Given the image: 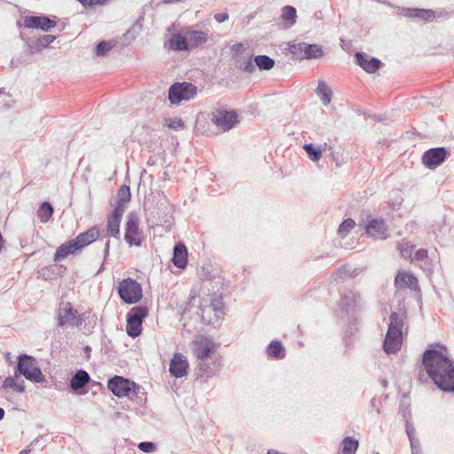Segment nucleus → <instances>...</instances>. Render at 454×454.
I'll list each match as a JSON object with an SVG mask.
<instances>
[{"mask_svg":"<svg viewBox=\"0 0 454 454\" xmlns=\"http://www.w3.org/2000/svg\"><path fill=\"white\" fill-rule=\"evenodd\" d=\"M90 381V375L84 370H79L71 379L70 386L74 391L84 387Z\"/></svg>","mask_w":454,"mask_h":454,"instance_id":"24","label":"nucleus"},{"mask_svg":"<svg viewBox=\"0 0 454 454\" xmlns=\"http://www.w3.org/2000/svg\"><path fill=\"white\" fill-rule=\"evenodd\" d=\"M316 92L324 106H328L331 103L333 91L324 81L318 82Z\"/></svg>","mask_w":454,"mask_h":454,"instance_id":"29","label":"nucleus"},{"mask_svg":"<svg viewBox=\"0 0 454 454\" xmlns=\"http://www.w3.org/2000/svg\"><path fill=\"white\" fill-rule=\"evenodd\" d=\"M30 452V450L28 449H25V450H22L20 454H28Z\"/></svg>","mask_w":454,"mask_h":454,"instance_id":"55","label":"nucleus"},{"mask_svg":"<svg viewBox=\"0 0 454 454\" xmlns=\"http://www.w3.org/2000/svg\"><path fill=\"white\" fill-rule=\"evenodd\" d=\"M356 64L369 74L375 73L381 64L380 60L377 58H372L370 60H367L361 52L356 53Z\"/></svg>","mask_w":454,"mask_h":454,"instance_id":"20","label":"nucleus"},{"mask_svg":"<svg viewBox=\"0 0 454 454\" xmlns=\"http://www.w3.org/2000/svg\"><path fill=\"white\" fill-rule=\"evenodd\" d=\"M58 318V325L62 328L67 325L80 326L84 322L82 316L78 315L77 310L69 302L63 309H59Z\"/></svg>","mask_w":454,"mask_h":454,"instance_id":"10","label":"nucleus"},{"mask_svg":"<svg viewBox=\"0 0 454 454\" xmlns=\"http://www.w3.org/2000/svg\"><path fill=\"white\" fill-rule=\"evenodd\" d=\"M192 348L194 356L200 360V369L208 374L213 373L215 369V365L212 368L207 364L206 361L207 359H212L214 360V364H215V360L216 359V356L215 354L214 342L202 337L194 340L192 343Z\"/></svg>","mask_w":454,"mask_h":454,"instance_id":"3","label":"nucleus"},{"mask_svg":"<svg viewBox=\"0 0 454 454\" xmlns=\"http://www.w3.org/2000/svg\"><path fill=\"white\" fill-rule=\"evenodd\" d=\"M325 145H326L325 144L324 145L315 147L313 144H306L304 145L303 149L312 161H318L322 157L323 152L325 150Z\"/></svg>","mask_w":454,"mask_h":454,"instance_id":"31","label":"nucleus"},{"mask_svg":"<svg viewBox=\"0 0 454 454\" xmlns=\"http://www.w3.org/2000/svg\"><path fill=\"white\" fill-rule=\"evenodd\" d=\"M266 352L269 356L276 359H283L286 356V349L278 340H272L267 347Z\"/></svg>","mask_w":454,"mask_h":454,"instance_id":"28","label":"nucleus"},{"mask_svg":"<svg viewBox=\"0 0 454 454\" xmlns=\"http://www.w3.org/2000/svg\"><path fill=\"white\" fill-rule=\"evenodd\" d=\"M412 454H421L419 447H417L416 450H411Z\"/></svg>","mask_w":454,"mask_h":454,"instance_id":"53","label":"nucleus"},{"mask_svg":"<svg viewBox=\"0 0 454 454\" xmlns=\"http://www.w3.org/2000/svg\"><path fill=\"white\" fill-rule=\"evenodd\" d=\"M359 298H360L359 295L355 294L351 291L345 294L341 300V305H342L343 309H345L346 310H348L349 309L353 308L356 305V301Z\"/></svg>","mask_w":454,"mask_h":454,"instance_id":"37","label":"nucleus"},{"mask_svg":"<svg viewBox=\"0 0 454 454\" xmlns=\"http://www.w3.org/2000/svg\"><path fill=\"white\" fill-rule=\"evenodd\" d=\"M210 121L217 129L226 132L239 122V116L235 110H227L223 107L215 108L210 114Z\"/></svg>","mask_w":454,"mask_h":454,"instance_id":"5","label":"nucleus"},{"mask_svg":"<svg viewBox=\"0 0 454 454\" xmlns=\"http://www.w3.org/2000/svg\"><path fill=\"white\" fill-rule=\"evenodd\" d=\"M395 286L397 289L411 288L412 290H419L417 278L405 271H399L395 278Z\"/></svg>","mask_w":454,"mask_h":454,"instance_id":"16","label":"nucleus"},{"mask_svg":"<svg viewBox=\"0 0 454 454\" xmlns=\"http://www.w3.org/2000/svg\"><path fill=\"white\" fill-rule=\"evenodd\" d=\"M10 355H11L10 353H7V354H6V358H7V360H10Z\"/></svg>","mask_w":454,"mask_h":454,"instance_id":"57","label":"nucleus"},{"mask_svg":"<svg viewBox=\"0 0 454 454\" xmlns=\"http://www.w3.org/2000/svg\"><path fill=\"white\" fill-rule=\"evenodd\" d=\"M208 309H212L215 313V317L220 318L223 314V303L222 298L213 299Z\"/></svg>","mask_w":454,"mask_h":454,"instance_id":"41","label":"nucleus"},{"mask_svg":"<svg viewBox=\"0 0 454 454\" xmlns=\"http://www.w3.org/2000/svg\"><path fill=\"white\" fill-rule=\"evenodd\" d=\"M414 247L415 246L413 244L404 240L397 245V249L400 251L401 256L405 260H410L411 262H413L412 252Z\"/></svg>","mask_w":454,"mask_h":454,"instance_id":"34","label":"nucleus"},{"mask_svg":"<svg viewBox=\"0 0 454 454\" xmlns=\"http://www.w3.org/2000/svg\"><path fill=\"white\" fill-rule=\"evenodd\" d=\"M23 25L27 28L48 32L56 27V21L46 16H27L24 19Z\"/></svg>","mask_w":454,"mask_h":454,"instance_id":"12","label":"nucleus"},{"mask_svg":"<svg viewBox=\"0 0 454 454\" xmlns=\"http://www.w3.org/2000/svg\"><path fill=\"white\" fill-rule=\"evenodd\" d=\"M115 42L114 41H101L96 46L95 54L97 56H106L107 52L115 46Z\"/></svg>","mask_w":454,"mask_h":454,"instance_id":"38","label":"nucleus"},{"mask_svg":"<svg viewBox=\"0 0 454 454\" xmlns=\"http://www.w3.org/2000/svg\"><path fill=\"white\" fill-rule=\"evenodd\" d=\"M109 245H110V241L107 240L105 244V249H104V259L106 260V257L108 256L109 254Z\"/></svg>","mask_w":454,"mask_h":454,"instance_id":"52","label":"nucleus"},{"mask_svg":"<svg viewBox=\"0 0 454 454\" xmlns=\"http://www.w3.org/2000/svg\"><path fill=\"white\" fill-rule=\"evenodd\" d=\"M422 364L430 379L441 390L454 392V365L446 355L436 349H427Z\"/></svg>","mask_w":454,"mask_h":454,"instance_id":"1","label":"nucleus"},{"mask_svg":"<svg viewBox=\"0 0 454 454\" xmlns=\"http://www.w3.org/2000/svg\"><path fill=\"white\" fill-rule=\"evenodd\" d=\"M448 154L444 147L431 148L423 153L421 161L427 168L434 169L445 161Z\"/></svg>","mask_w":454,"mask_h":454,"instance_id":"11","label":"nucleus"},{"mask_svg":"<svg viewBox=\"0 0 454 454\" xmlns=\"http://www.w3.org/2000/svg\"><path fill=\"white\" fill-rule=\"evenodd\" d=\"M117 290L120 298L127 304L137 303L143 295L141 285L130 278L122 279Z\"/></svg>","mask_w":454,"mask_h":454,"instance_id":"8","label":"nucleus"},{"mask_svg":"<svg viewBox=\"0 0 454 454\" xmlns=\"http://www.w3.org/2000/svg\"><path fill=\"white\" fill-rule=\"evenodd\" d=\"M108 389L117 397H128L142 403L146 400V393L143 387L121 376H114L107 383Z\"/></svg>","mask_w":454,"mask_h":454,"instance_id":"2","label":"nucleus"},{"mask_svg":"<svg viewBox=\"0 0 454 454\" xmlns=\"http://www.w3.org/2000/svg\"><path fill=\"white\" fill-rule=\"evenodd\" d=\"M288 51L296 59H312L324 56L322 45L312 43L309 44L303 42L288 43Z\"/></svg>","mask_w":454,"mask_h":454,"instance_id":"6","label":"nucleus"},{"mask_svg":"<svg viewBox=\"0 0 454 454\" xmlns=\"http://www.w3.org/2000/svg\"><path fill=\"white\" fill-rule=\"evenodd\" d=\"M189 364L184 356L176 353L169 364V372L176 378H182L187 374Z\"/></svg>","mask_w":454,"mask_h":454,"instance_id":"14","label":"nucleus"},{"mask_svg":"<svg viewBox=\"0 0 454 454\" xmlns=\"http://www.w3.org/2000/svg\"><path fill=\"white\" fill-rule=\"evenodd\" d=\"M214 18L217 23H223L228 20L229 14L227 12H218L215 14Z\"/></svg>","mask_w":454,"mask_h":454,"instance_id":"50","label":"nucleus"},{"mask_svg":"<svg viewBox=\"0 0 454 454\" xmlns=\"http://www.w3.org/2000/svg\"><path fill=\"white\" fill-rule=\"evenodd\" d=\"M403 333L387 330L383 342V348L387 354H395L401 349Z\"/></svg>","mask_w":454,"mask_h":454,"instance_id":"13","label":"nucleus"},{"mask_svg":"<svg viewBox=\"0 0 454 454\" xmlns=\"http://www.w3.org/2000/svg\"><path fill=\"white\" fill-rule=\"evenodd\" d=\"M124 211H125V205L121 204V203H118L115 206L112 215L109 217L121 221L122 215H123Z\"/></svg>","mask_w":454,"mask_h":454,"instance_id":"45","label":"nucleus"},{"mask_svg":"<svg viewBox=\"0 0 454 454\" xmlns=\"http://www.w3.org/2000/svg\"><path fill=\"white\" fill-rule=\"evenodd\" d=\"M197 90V87L191 82H175L168 90V100L172 105H179L182 101L194 98Z\"/></svg>","mask_w":454,"mask_h":454,"instance_id":"7","label":"nucleus"},{"mask_svg":"<svg viewBox=\"0 0 454 454\" xmlns=\"http://www.w3.org/2000/svg\"><path fill=\"white\" fill-rule=\"evenodd\" d=\"M56 37L52 35H41L36 41V45L41 48H45L50 43H53Z\"/></svg>","mask_w":454,"mask_h":454,"instance_id":"44","label":"nucleus"},{"mask_svg":"<svg viewBox=\"0 0 454 454\" xmlns=\"http://www.w3.org/2000/svg\"><path fill=\"white\" fill-rule=\"evenodd\" d=\"M118 203L125 204L130 200V191L127 185H122L118 191Z\"/></svg>","mask_w":454,"mask_h":454,"instance_id":"43","label":"nucleus"},{"mask_svg":"<svg viewBox=\"0 0 454 454\" xmlns=\"http://www.w3.org/2000/svg\"><path fill=\"white\" fill-rule=\"evenodd\" d=\"M254 64L260 70H270L273 68L275 61L267 55H258L254 58Z\"/></svg>","mask_w":454,"mask_h":454,"instance_id":"33","label":"nucleus"},{"mask_svg":"<svg viewBox=\"0 0 454 454\" xmlns=\"http://www.w3.org/2000/svg\"><path fill=\"white\" fill-rule=\"evenodd\" d=\"M168 127L173 129H183L184 128V123L182 119L174 118L170 119Z\"/></svg>","mask_w":454,"mask_h":454,"instance_id":"47","label":"nucleus"},{"mask_svg":"<svg viewBox=\"0 0 454 454\" xmlns=\"http://www.w3.org/2000/svg\"><path fill=\"white\" fill-rule=\"evenodd\" d=\"M139 219L134 214H129L125 224L124 239L129 247H140L143 241V232L139 230Z\"/></svg>","mask_w":454,"mask_h":454,"instance_id":"9","label":"nucleus"},{"mask_svg":"<svg viewBox=\"0 0 454 454\" xmlns=\"http://www.w3.org/2000/svg\"><path fill=\"white\" fill-rule=\"evenodd\" d=\"M359 447V442L351 436L345 437L340 442L338 454H356Z\"/></svg>","mask_w":454,"mask_h":454,"instance_id":"27","label":"nucleus"},{"mask_svg":"<svg viewBox=\"0 0 454 454\" xmlns=\"http://www.w3.org/2000/svg\"><path fill=\"white\" fill-rule=\"evenodd\" d=\"M296 9L294 6L286 5L282 8L281 20L284 22L285 28H290L296 22Z\"/></svg>","mask_w":454,"mask_h":454,"instance_id":"25","label":"nucleus"},{"mask_svg":"<svg viewBox=\"0 0 454 454\" xmlns=\"http://www.w3.org/2000/svg\"><path fill=\"white\" fill-rule=\"evenodd\" d=\"M138 449L144 452H153L156 450V446L151 442H142L138 444Z\"/></svg>","mask_w":454,"mask_h":454,"instance_id":"46","label":"nucleus"},{"mask_svg":"<svg viewBox=\"0 0 454 454\" xmlns=\"http://www.w3.org/2000/svg\"><path fill=\"white\" fill-rule=\"evenodd\" d=\"M401 13L403 16L424 21H433L435 19L434 12L430 9L403 8Z\"/></svg>","mask_w":454,"mask_h":454,"instance_id":"17","label":"nucleus"},{"mask_svg":"<svg viewBox=\"0 0 454 454\" xmlns=\"http://www.w3.org/2000/svg\"><path fill=\"white\" fill-rule=\"evenodd\" d=\"M407 434L410 440L411 450H416L417 447H419V442L417 438H415L413 430L407 429Z\"/></svg>","mask_w":454,"mask_h":454,"instance_id":"49","label":"nucleus"},{"mask_svg":"<svg viewBox=\"0 0 454 454\" xmlns=\"http://www.w3.org/2000/svg\"><path fill=\"white\" fill-rule=\"evenodd\" d=\"M53 207L49 202H43L37 210V216L43 223H47L53 214Z\"/></svg>","mask_w":454,"mask_h":454,"instance_id":"32","label":"nucleus"},{"mask_svg":"<svg viewBox=\"0 0 454 454\" xmlns=\"http://www.w3.org/2000/svg\"><path fill=\"white\" fill-rule=\"evenodd\" d=\"M126 332L129 336L136 338L141 334L142 324L132 318L127 317Z\"/></svg>","mask_w":454,"mask_h":454,"instance_id":"35","label":"nucleus"},{"mask_svg":"<svg viewBox=\"0 0 454 454\" xmlns=\"http://www.w3.org/2000/svg\"><path fill=\"white\" fill-rule=\"evenodd\" d=\"M356 223L355 221L351 218H348L342 222V223L339 226L338 233L340 236H346L354 227Z\"/></svg>","mask_w":454,"mask_h":454,"instance_id":"42","label":"nucleus"},{"mask_svg":"<svg viewBox=\"0 0 454 454\" xmlns=\"http://www.w3.org/2000/svg\"><path fill=\"white\" fill-rule=\"evenodd\" d=\"M14 371L32 382L42 383L45 380L37 361L27 354L19 356Z\"/></svg>","mask_w":454,"mask_h":454,"instance_id":"4","label":"nucleus"},{"mask_svg":"<svg viewBox=\"0 0 454 454\" xmlns=\"http://www.w3.org/2000/svg\"><path fill=\"white\" fill-rule=\"evenodd\" d=\"M120 223H121L120 220H117V219H114L112 217H108V220H107V233H108V235L114 237L116 239H119Z\"/></svg>","mask_w":454,"mask_h":454,"instance_id":"39","label":"nucleus"},{"mask_svg":"<svg viewBox=\"0 0 454 454\" xmlns=\"http://www.w3.org/2000/svg\"><path fill=\"white\" fill-rule=\"evenodd\" d=\"M99 237V231L96 227L90 228L88 231L80 233L77 235L74 239L79 245L80 250H82L86 246L90 245Z\"/></svg>","mask_w":454,"mask_h":454,"instance_id":"22","label":"nucleus"},{"mask_svg":"<svg viewBox=\"0 0 454 454\" xmlns=\"http://www.w3.org/2000/svg\"><path fill=\"white\" fill-rule=\"evenodd\" d=\"M169 48L180 51H189L188 42L186 39V35H184V31L183 35L175 34L168 40Z\"/></svg>","mask_w":454,"mask_h":454,"instance_id":"26","label":"nucleus"},{"mask_svg":"<svg viewBox=\"0 0 454 454\" xmlns=\"http://www.w3.org/2000/svg\"><path fill=\"white\" fill-rule=\"evenodd\" d=\"M188 42L189 50L196 48L207 42V34L203 31L186 29L184 31Z\"/></svg>","mask_w":454,"mask_h":454,"instance_id":"19","label":"nucleus"},{"mask_svg":"<svg viewBox=\"0 0 454 454\" xmlns=\"http://www.w3.org/2000/svg\"><path fill=\"white\" fill-rule=\"evenodd\" d=\"M3 388H12L18 393L25 392V382L20 375L14 371L12 376L4 379L2 385Z\"/></svg>","mask_w":454,"mask_h":454,"instance_id":"23","label":"nucleus"},{"mask_svg":"<svg viewBox=\"0 0 454 454\" xmlns=\"http://www.w3.org/2000/svg\"><path fill=\"white\" fill-rule=\"evenodd\" d=\"M79 251H81L79 248V245H77L75 239H73L68 242L62 244L57 248L56 253L54 254V261L60 262L66 259L68 255L74 254Z\"/></svg>","mask_w":454,"mask_h":454,"instance_id":"18","label":"nucleus"},{"mask_svg":"<svg viewBox=\"0 0 454 454\" xmlns=\"http://www.w3.org/2000/svg\"><path fill=\"white\" fill-rule=\"evenodd\" d=\"M103 269H104V266H103V264H102V265H101V267L99 268V270H98V273H99V272H101V271L103 270Z\"/></svg>","mask_w":454,"mask_h":454,"instance_id":"56","label":"nucleus"},{"mask_svg":"<svg viewBox=\"0 0 454 454\" xmlns=\"http://www.w3.org/2000/svg\"><path fill=\"white\" fill-rule=\"evenodd\" d=\"M83 6H92L98 4L97 0H78Z\"/></svg>","mask_w":454,"mask_h":454,"instance_id":"51","label":"nucleus"},{"mask_svg":"<svg viewBox=\"0 0 454 454\" xmlns=\"http://www.w3.org/2000/svg\"><path fill=\"white\" fill-rule=\"evenodd\" d=\"M405 316L396 312H392L389 317V325L387 330H393L403 333Z\"/></svg>","mask_w":454,"mask_h":454,"instance_id":"30","label":"nucleus"},{"mask_svg":"<svg viewBox=\"0 0 454 454\" xmlns=\"http://www.w3.org/2000/svg\"><path fill=\"white\" fill-rule=\"evenodd\" d=\"M239 68L243 72L252 74L255 71V65L251 57L243 58L239 60Z\"/></svg>","mask_w":454,"mask_h":454,"instance_id":"40","label":"nucleus"},{"mask_svg":"<svg viewBox=\"0 0 454 454\" xmlns=\"http://www.w3.org/2000/svg\"><path fill=\"white\" fill-rule=\"evenodd\" d=\"M428 256V252L425 248H420L418 251H416L414 256H412L413 261H424Z\"/></svg>","mask_w":454,"mask_h":454,"instance_id":"48","label":"nucleus"},{"mask_svg":"<svg viewBox=\"0 0 454 454\" xmlns=\"http://www.w3.org/2000/svg\"><path fill=\"white\" fill-rule=\"evenodd\" d=\"M187 255L188 253L185 246L183 243H177L173 250V264L180 269L185 268L187 265Z\"/></svg>","mask_w":454,"mask_h":454,"instance_id":"21","label":"nucleus"},{"mask_svg":"<svg viewBox=\"0 0 454 454\" xmlns=\"http://www.w3.org/2000/svg\"><path fill=\"white\" fill-rule=\"evenodd\" d=\"M148 315V309L145 306L133 307L128 313L127 317L132 318L142 324L143 319Z\"/></svg>","mask_w":454,"mask_h":454,"instance_id":"36","label":"nucleus"},{"mask_svg":"<svg viewBox=\"0 0 454 454\" xmlns=\"http://www.w3.org/2000/svg\"><path fill=\"white\" fill-rule=\"evenodd\" d=\"M366 233L374 239H386L387 228L383 219H372L365 227Z\"/></svg>","mask_w":454,"mask_h":454,"instance_id":"15","label":"nucleus"},{"mask_svg":"<svg viewBox=\"0 0 454 454\" xmlns=\"http://www.w3.org/2000/svg\"><path fill=\"white\" fill-rule=\"evenodd\" d=\"M4 411L3 408H0V420L4 419Z\"/></svg>","mask_w":454,"mask_h":454,"instance_id":"54","label":"nucleus"}]
</instances>
